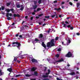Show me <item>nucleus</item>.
Segmentation results:
<instances>
[{"label":"nucleus","mask_w":80,"mask_h":80,"mask_svg":"<svg viewBox=\"0 0 80 80\" xmlns=\"http://www.w3.org/2000/svg\"><path fill=\"white\" fill-rule=\"evenodd\" d=\"M37 8V5H35L33 6V8L34 9H36Z\"/></svg>","instance_id":"21"},{"label":"nucleus","mask_w":80,"mask_h":80,"mask_svg":"<svg viewBox=\"0 0 80 80\" xmlns=\"http://www.w3.org/2000/svg\"><path fill=\"white\" fill-rule=\"evenodd\" d=\"M62 15H59V18H62Z\"/></svg>","instance_id":"58"},{"label":"nucleus","mask_w":80,"mask_h":80,"mask_svg":"<svg viewBox=\"0 0 80 80\" xmlns=\"http://www.w3.org/2000/svg\"><path fill=\"white\" fill-rule=\"evenodd\" d=\"M62 50V49H61V48H59L58 49V52H60Z\"/></svg>","instance_id":"35"},{"label":"nucleus","mask_w":80,"mask_h":80,"mask_svg":"<svg viewBox=\"0 0 80 80\" xmlns=\"http://www.w3.org/2000/svg\"><path fill=\"white\" fill-rule=\"evenodd\" d=\"M72 56V54L71 53V52H69L68 53L65 55L66 57H68V58H70Z\"/></svg>","instance_id":"3"},{"label":"nucleus","mask_w":80,"mask_h":80,"mask_svg":"<svg viewBox=\"0 0 80 80\" xmlns=\"http://www.w3.org/2000/svg\"><path fill=\"white\" fill-rule=\"evenodd\" d=\"M40 10H41V8H39L37 9V12H38L40 11Z\"/></svg>","instance_id":"24"},{"label":"nucleus","mask_w":80,"mask_h":80,"mask_svg":"<svg viewBox=\"0 0 80 80\" xmlns=\"http://www.w3.org/2000/svg\"><path fill=\"white\" fill-rule=\"evenodd\" d=\"M25 18H26V19H27V18H28V16H25Z\"/></svg>","instance_id":"57"},{"label":"nucleus","mask_w":80,"mask_h":80,"mask_svg":"<svg viewBox=\"0 0 80 80\" xmlns=\"http://www.w3.org/2000/svg\"><path fill=\"white\" fill-rule=\"evenodd\" d=\"M77 8H78L79 7V6L80 5V2H78L77 3Z\"/></svg>","instance_id":"15"},{"label":"nucleus","mask_w":80,"mask_h":80,"mask_svg":"<svg viewBox=\"0 0 80 80\" xmlns=\"http://www.w3.org/2000/svg\"><path fill=\"white\" fill-rule=\"evenodd\" d=\"M32 14L33 15H35V12H33L32 13Z\"/></svg>","instance_id":"51"},{"label":"nucleus","mask_w":80,"mask_h":80,"mask_svg":"<svg viewBox=\"0 0 80 80\" xmlns=\"http://www.w3.org/2000/svg\"><path fill=\"white\" fill-rule=\"evenodd\" d=\"M38 72L37 71H35L32 74V75H33V76H38Z\"/></svg>","instance_id":"6"},{"label":"nucleus","mask_w":80,"mask_h":80,"mask_svg":"<svg viewBox=\"0 0 80 80\" xmlns=\"http://www.w3.org/2000/svg\"><path fill=\"white\" fill-rule=\"evenodd\" d=\"M4 9H5V7L4 6H2L1 10H4Z\"/></svg>","instance_id":"27"},{"label":"nucleus","mask_w":80,"mask_h":80,"mask_svg":"<svg viewBox=\"0 0 80 80\" xmlns=\"http://www.w3.org/2000/svg\"><path fill=\"white\" fill-rule=\"evenodd\" d=\"M57 80H62V79H60L58 78H57Z\"/></svg>","instance_id":"45"},{"label":"nucleus","mask_w":80,"mask_h":80,"mask_svg":"<svg viewBox=\"0 0 80 80\" xmlns=\"http://www.w3.org/2000/svg\"><path fill=\"white\" fill-rule=\"evenodd\" d=\"M48 77V76L46 75H43L42 76V77H44V78H47Z\"/></svg>","instance_id":"23"},{"label":"nucleus","mask_w":80,"mask_h":80,"mask_svg":"<svg viewBox=\"0 0 80 80\" xmlns=\"http://www.w3.org/2000/svg\"><path fill=\"white\" fill-rule=\"evenodd\" d=\"M48 74H50V69L48 70Z\"/></svg>","instance_id":"42"},{"label":"nucleus","mask_w":80,"mask_h":80,"mask_svg":"<svg viewBox=\"0 0 80 80\" xmlns=\"http://www.w3.org/2000/svg\"><path fill=\"white\" fill-rule=\"evenodd\" d=\"M9 15L10 17H12V14L11 13H9Z\"/></svg>","instance_id":"44"},{"label":"nucleus","mask_w":80,"mask_h":80,"mask_svg":"<svg viewBox=\"0 0 80 80\" xmlns=\"http://www.w3.org/2000/svg\"><path fill=\"white\" fill-rule=\"evenodd\" d=\"M71 27V25H69L68 26H67V27H68V28H70Z\"/></svg>","instance_id":"41"},{"label":"nucleus","mask_w":80,"mask_h":80,"mask_svg":"<svg viewBox=\"0 0 80 80\" xmlns=\"http://www.w3.org/2000/svg\"><path fill=\"white\" fill-rule=\"evenodd\" d=\"M70 74L71 75H75V72H73L71 73H70Z\"/></svg>","instance_id":"13"},{"label":"nucleus","mask_w":80,"mask_h":80,"mask_svg":"<svg viewBox=\"0 0 80 80\" xmlns=\"http://www.w3.org/2000/svg\"><path fill=\"white\" fill-rule=\"evenodd\" d=\"M18 34H17L16 35V37H18Z\"/></svg>","instance_id":"61"},{"label":"nucleus","mask_w":80,"mask_h":80,"mask_svg":"<svg viewBox=\"0 0 80 80\" xmlns=\"http://www.w3.org/2000/svg\"><path fill=\"white\" fill-rule=\"evenodd\" d=\"M22 51H21V53H20V54H19V55H18V57H20V55H21V54H22Z\"/></svg>","instance_id":"48"},{"label":"nucleus","mask_w":80,"mask_h":80,"mask_svg":"<svg viewBox=\"0 0 80 80\" xmlns=\"http://www.w3.org/2000/svg\"><path fill=\"white\" fill-rule=\"evenodd\" d=\"M43 37V34H42V33L38 35V38H42Z\"/></svg>","instance_id":"10"},{"label":"nucleus","mask_w":80,"mask_h":80,"mask_svg":"<svg viewBox=\"0 0 80 80\" xmlns=\"http://www.w3.org/2000/svg\"><path fill=\"white\" fill-rule=\"evenodd\" d=\"M42 47H44V48L45 49H46V47L47 46H46L45 44V43H44V42H42Z\"/></svg>","instance_id":"8"},{"label":"nucleus","mask_w":80,"mask_h":80,"mask_svg":"<svg viewBox=\"0 0 80 80\" xmlns=\"http://www.w3.org/2000/svg\"><path fill=\"white\" fill-rule=\"evenodd\" d=\"M38 3L39 4H40L41 3H42V0H39L38 1Z\"/></svg>","instance_id":"26"},{"label":"nucleus","mask_w":80,"mask_h":80,"mask_svg":"<svg viewBox=\"0 0 80 80\" xmlns=\"http://www.w3.org/2000/svg\"><path fill=\"white\" fill-rule=\"evenodd\" d=\"M55 40H58V37H56Z\"/></svg>","instance_id":"38"},{"label":"nucleus","mask_w":80,"mask_h":80,"mask_svg":"<svg viewBox=\"0 0 80 80\" xmlns=\"http://www.w3.org/2000/svg\"><path fill=\"white\" fill-rule=\"evenodd\" d=\"M54 10H57V11H59V10H61V8H55Z\"/></svg>","instance_id":"17"},{"label":"nucleus","mask_w":80,"mask_h":80,"mask_svg":"<svg viewBox=\"0 0 80 80\" xmlns=\"http://www.w3.org/2000/svg\"><path fill=\"white\" fill-rule=\"evenodd\" d=\"M34 41H35L36 42H40V40H38L37 38L35 39Z\"/></svg>","instance_id":"29"},{"label":"nucleus","mask_w":80,"mask_h":80,"mask_svg":"<svg viewBox=\"0 0 80 80\" xmlns=\"http://www.w3.org/2000/svg\"><path fill=\"white\" fill-rule=\"evenodd\" d=\"M19 57L18 56L15 57V58H14V60L15 62H17V58Z\"/></svg>","instance_id":"12"},{"label":"nucleus","mask_w":80,"mask_h":80,"mask_svg":"<svg viewBox=\"0 0 80 80\" xmlns=\"http://www.w3.org/2000/svg\"><path fill=\"white\" fill-rule=\"evenodd\" d=\"M8 71H9V72H12V69L11 68H8L7 69Z\"/></svg>","instance_id":"11"},{"label":"nucleus","mask_w":80,"mask_h":80,"mask_svg":"<svg viewBox=\"0 0 80 80\" xmlns=\"http://www.w3.org/2000/svg\"><path fill=\"white\" fill-rule=\"evenodd\" d=\"M13 17H18V18H19V17H20V14H16L15 13L13 14Z\"/></svg>","instance_id":"5"},{"label":"nucleus","mask_w":80,"mask_h":80,"mask_svg":"<svg viewBox=\"0 0 80 80\" xmlns=\"http://www.w3.org/2000/svg\"><path fill=\"white\" fill-rule=\"evenodd\" d=\"M51 45V47H54V46H55V44L54 43V39H52L50 42H48L47 44V47H50V45Z\"/></svg>","instance_id":"2"},{"label":"nucleus","mask_w":80,"mask_h":80,"mask_svg":"<svg viewBox=\"0 0 80 80\" xmlns=\"http://www.w3.org/2000/svg\"><path fill=\"white\" fill-rule=\"evenodd\" d=\"M10 3H11V2L7 3H6V5L7 7H8V6H10Z\"/></svg>","instance_id":"20"},{"label":"nucleus","mask_w":80,"mask_h":80,"mask_svg":"<svg viewBox=\"0 0 80 80\" xmlns=\"http://www.w3.org/2000/svg\"><path fill=\"white\" fill-rule=\"evenodd\" d=\"M57 58H58L60 57V55L59 54H57L55 56Z\"/></svg>","instance_id":"28"},{"label":"nucleus","mask_w":80,"mask_h":80,"mask_svg":"<svg viewBox=\"0 0 80 80\" xmlns=\"http://www.w3.org/2000/svg\"><path fill=\"white\" fill-rule=\"evenodd\" d=\"M45 18H47L48 19L50 18V16H45Z\"/></svg>","instance_id":"25"},{"label":"nucleus","mask_w":80,"mask_h":80,"mask_svg":"<svg viewBox=\"0 0 80 80\" xmlns=\"http://www.w3.org/2000/svg\"><path fill=\"white\" fill-rule=\"evenodd\" d=\"M37 3V1H34V5H36Z\"/></svg>","instance_id":"32"},{"label":"nucleus","mask_w":80,"mask_h":80,"mask_svg":"<svg viewBox=\"0 0 80 80\" xmlns=\"http://www.w3.org/2000/svg\"><path fill=\"white\" fill-rule=\"evenodd\" d=\"M6 11L7 12H10V9H8L6 10Z\"/></svg>","instance_id":"31"},{"label":"nucleus","mask_w":80,"mask_h":80,"mask_svg":"<svg viewBox=\"0 0 80 80\" xmlns=\"http://www.w3.org/2000/svg\"><path fill=\"white\" fill-rule=\"evenodd\" d=\"M57 0H55L53 2V3H57Z\"/></svg>","instance_id":"54"},{"label":"nucleus","mask_w":80,"mask_h":80,"mask_svg":"<svg viewBox=\"0 0 80 80\" xmlns=\"http://www.w3.org/2000/svg\"><path fill=\"white\" fill-rule=\"evenodd\" d=\"M30 80H36V79H35V78L32 79Z\"/></svg>","instance_id":"64"},{"label":"nucleus","mask_w":80,"mask_h":80,"mask_svg":"<svg viewBox=\"0 0 80 80\" xmlns=\"http://www.w3.org/2000/svg\"><path fill=\"white\" fill-rule=\"evenodd\" d=\"M21 31H23V30H25V28H24V27L22 26L21 28Z\"/></svg>","instance_id":"18"},{"label":"nucleus","mask_w":80,"mask_h":80,"mask_svg":"<svg viewBox=\"0 0 80 80\" xmlns=\"http://www.w3.org/2000/svg\"><path fill=\"white\" fill-rule=\"evenodd\" d=\"M69 3L70 4V5H73V3H72V2H69Z\"/></svg>","instance_id":"46"},{"label":"nucleus","mask_w":80,"mask_h":80,"mask_svg":"<svg viewBox=\"0 0 80 80\" xmlns=\"http://www.w3.org/2000/svg\"><path fill=\"white\" fill-rule=\"evenodd\" d=\"M23 55H21L19 56L20 57H21V58H23Z\"/></svg>","instance_id":"43"},{"label":"nucleus","mask_w":80,"mask_h":80,"mask_svg":"<svg viewBox=\"0 0 80 80\" xmlns=\"http://www.w3.org/2000/svg\"><path fill=\"white\" fill-rule=\"evenodd\" d=\"M65 3V2H62V4H64Z\"/></svg>","instance_id":"63"},{"label":"nucleus","mask_w":80,"mask_h":80,"mask_svg":"<svg viewBox=\"0 0 80 80\" xmlns=\"http://www.w3.org/2000/svg\"><path fill=\"white\" fill-rule=\"evenodd\" d=\"M20 77V74H19V75H16V77Z\"/></svg>","instance_id":"39"},{"label":"nucleus","mask_w":80,"mask_h":80,"mask_svg":"<svg viewBox=\"0 0 80 80\" xmlns=\"http://www.w3.org/2000/svg\"><path fill=\"white\" fill-rule=\"evenodd\" d=\"M10 11H11L12 12V13H15V12L14 11V9L13 8H11L10 9Z\"/></svg>","instance_id":"16"},{"label":"nucleus","mask_w":80,"mask_h":80,"mask_svg":"<svg viewBox=\"0 0 80 80\" xmlns=\"http://www.w3.org/2000/svg\"><path fill=\"white\" fill-rule=\"evenodd\" d=\"M55 17V15H53L51 16V17L52 18H54V17Z\"/></svg>","instance_id":"47"},{"label":"nucleus","mask_w":80,"mask_h":80,"mask_svg":"<svg viewBox=\"0 0 80 80\" xmlns=\"http://www.w3.org/2000/svg\"><path fill=\"white\" fill-rule=\"evenodd\" d=\"M7 17H9V13H6Z\"/></svg>","instance_id":"30"},{"label":"nucleus","mask_w":80,"mask_h":80,"mask_svg":"<svg viewBox=\"0 0 80 80\" xmlns=\"http://www.w3.org/2000/svg\"><path fill=\"white\" fill-rule=\"evenodd\" d=\"M46 25H47V24L44 23L42 25V26L43 27H44V26Z\"/></svg>","instance_id":"55"},{"label":"nucleus","mask_w":80,"mask_h":80,"mask_svg":"<svg viewBox=\"0 0 80 80\" xmlns=\"http://www.w3.org/2000/svg\"><path fill=\"white\" fill-rule=\"evenodd\" d=\"M12 47H17L18 50L20 49V48L21 45L20 43L17 42H12Z\"/></svg>","instance_id":"1"},{"label":"nucleus","mask_w":80,"mask_h":80,"mask_svg":"<svg viewBox=\"0 0 80 80\" xmlns=\"http://www.w3.org/2000/svg\"><path fill=\"white\" fill-rule=\"evenodd\" d=\"M43 15V13H42L38 15L39 17H42V16Z\"/></svg>","instance_id":"37"},{"label":"nucleus","mask_w":80,"mask_h":80,"mask_svg":"<svg viewBox=\"0 0 80 80\" xmlns=\"http://www.w3.org/2000/svg\"><path fill=\"white\" fill-rule=\"evenodd\" d=\"M17 62L18 63H20V61L19 60H17Z\"/></svg>","instance_id":"60"},{"label":"nucleus","mask_w":80,"mask_h":80,"mask_svg":"<svg viewBox=\"0 0 80 80\" xmlns=\"http://www.w3.org/2000/svg\"><path fill=\"white\" fill-rule=\"evenodd\" d=\"M70 28L71 30H73V26H71V27H70Z\"/></svg>","instance_id":"40"},{"label":"nucleus","mask_w":80,"mask_h":80,"mask_svg":"<svg viewBox=\"0 0 80 80\" xmlns=\"http://www.w3.org/2000/svg\"><path fill=\"white\" fill-rule=\"evenodd\" d=\"M30 19H31V20H33V17H32Z\"/></svg>","instance_id":"53"},{"label":"nucleus","mask_w":80,"mask_h":80,"mask_svg":"<svg viewBox=\"0 0 80 80\" xmlns=\"http://www.w3.org/2000/svg\"><path fill=\"white\" fill-rule=\"evenodd\" d=\"M76 74H80V73L78 71H76Z\"/></svg>","instance_id":"52"},{"label":"nucleus","mask_w":80,"mask_h":80,"mask_svg":"<svg viewBox=\"0 0 80 80\" xmlns=\"http://www.w3.org/2000/svg\"><path fill=\"white\" fill-rule=\"evenodd\" d=\"M47 70V67H45V68L44 69V71H46V70Z\"/></svg>","instance_id":"62"},{"label":"nucleus","mask_w":80,"mask_h":80,"mask_svg":"<svg viewBox=\"0 0 80 80\" xmlns=\"http://www.w3.org/2000/svg\"><path fill=\"white\" fill-rule=\"evenodd\" d=\"M25 76H26V77H31V76H32V74H27L25 75Z\"/></svg>","instance_id":"14"},{"label":"nucleus","mask_w":80,"mask_h":80,"mask_svg":"<svg viewBox=\"0 0 80 80\" xmlns=\"http://www.w3.org/2000/svg\"><path fill=\"white\" fill-rule=\"evenodd\" d=\"M19 37L20 38H22V35H20L19 36Z\"/></svg>","instance_id":"59"},{"label":"nucleus","mask_w":80,"mask_h":80,"mask_svg":"<svg viewBox=\"0 0 80 80\" xmlns=\"http://www.w3.org/2000/svg\"><path fill=\"white\" fill-rule=\"evenodd\" d=\"M17 8H20V4H18L17 5Z\"/></svg>","instance_id":"33"},{"label":"nucleus","mask_w":80,"mask_h":80,"mask_svg":"<svg viewBox=\"0 0 80 80\" xmlns=\"http://www.w3.org/2000/svg\"><path fill=\"white\" fill-rule=\"evenodd\" d=\"M64 62V60L62 58H61L60 60L56 61V62Z\"/></svg>","instance_id":"9"},{"label":"nucleus","mask_w":80,"mask_h":80,"mask_svg":"<svg viewBox=\"0 0 80 80\" xmlns=\"http://www.w3.org/2000/svg\"><path fill=\"white\" fill-rule=\"evenodd\" d=\"M7 19L8 20H10L12 19V18L9 17H8L7 18Z\"/></svg>","instance_id":"19"},{"label":"nucleus","mask_w":80,"mask_h":80,"mask_svg":"<svg viewBox=\"0 0 80 80\" xmlns=\"http://www.w3.org/2000/svg\"><path fill=\"white\" fill-rule=\"evenodd\" d=\"M23 9H24V8H23V7H22L20 9V10H21L22 11V10H23Z\"/></svg>","instance_id":"36"},{"label":"nucleus","mask_w":80,"mask_h":80,"mask_svg":"<svg viewBox=\"0 0 80 80\" xmlns=\"http://www.w3.org/2000/svg\"><path fill=\"white\" fill-rule=\"evenodd\" d=\"M70 38H68V42L69 43H71V41L70 40Z\"/></svg>","instance_id":"22"},{"label":"nucleus","mask_w":80,"mask_h":80,"mask_svg":"<svg viewBox=\"0 0 80 80\" xmlns=\"http://www.w3.org/2000/svg\"><path fill=\"white\" fill-rule=\"evenodd\" d=\"M31 61L32 63H38V61L37 60L34 58H32L31 59Z\"/></svg>","instance_id":"4"},{"label":"nucleus","mask_w":80,"mask_h":80,"mask_svg":"<svg viewBox=\"0 0 80 80\" xmlns=\"http://www.w3.org/2000/svg\"><path fill=\"white\" fill-rule=\"evenodd\" d=\"M31 70V71L32 72H35V71L36 70H37V68H36L34 67L32 68Z\"/></svg>","instance_id":"7"},{"label":"nucleus","mask_w":80,"mask_h":80,"mask_svg":"<svg viewBox=\"0 0 80 80\" xmlns=\"http://www.w3.org/2000/svg\"><path fill=\"white\" fill-rule=\"evenodd\" d=\"M65 23H67V24H69V23L67 21L65 22Z\"/></svg>","instance_id":"49"},{"label":"nucleus","mask_w":80,"mask_h":80,"mask_svg":"<svg viewBox=\"0 0 80 80\" xmlns=\"http://www.w3.org/2000/svg\"><path fill=\"white\" fill-rule=\"evenodd\" d=\"M76 35H80V33L78 32L76 33Z\"/></svg>","instance_id":"56"},{"label":"nucleus","mask_w":80,"mask_h":80,"mask_svg":"<svg viewBox=\"0 0 80 80\" xmlns=\"http://www.w3.org/2000/svg\"><path fill=\"white\" fill-rule=\"evenodd\" d=\"M63 27L65 28L66 27V24H63Z\"/></svg>","instance_id":"50"},{"label":"nucleus","mask_w":80,"mask_h":80,"mask_svg":"<svg viewBox=\"0 0 80 80\" xmlns=\"http://www.w3.org/2000/svg\"><path fill=\"white\" fill-rule=\"evenodd\" d=\"M0 75H2V70L0 69Z\"/></svg>","instance_id":"34"}]
</instances>
